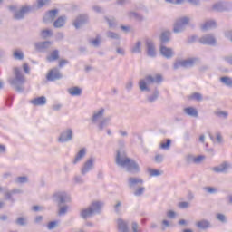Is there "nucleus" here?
Segmentation results:
<instances>
[{"label":"nucleus","instance_id":"obj_1","mask_svg":"<svg viewBox=\"0 0 232 232\" xmlns=\"http://www.w3.org/2000/svg\"><path fill=\"white\" fill-rule=\"evenodd\" d=\"M115 162L120 168H124L127 173L131 175H139L140 173V166L135 160L128 158L126 150L120 149L116 151Z\"/></svg>","mask_w":232,"mask_h":232},{"label":"nucleus","instance_id":"obj_2","mask_svg":"<svg viewBox=\"0 0 232 232\" xmlns=\"http://www.w3.org/2000/svg\"><path fill=\"white\" fill-rule=\"evenodd\" d=\"M13 73L14 77L8 78V82L11 86H13L15 92L18 93H23L24 92V82H26V77L23 72H21V69L18 67H14L13 69Z\"/></svg>","mask_w":232,"mask_h":232},{"label":"nucleus","instance_id":"obj_3","mask_svg":"<svg viewBox=\"0 0 232 232\" xmlns=\"http://www.w3.org/2000/svg\"><path fill=\"white\" fill-rule=\"evenodd\" d=\"M104 203L101 201L92 202L87 208H83L80 212V217L86 220L88 217H93V215H99L102 210Z\"/></svg>","mask_w":232,"mask_h":232},{"label":"nucleus","instance_id":"obj_4","mask_svg":"<svg viewBox=\"0 0 232 232\" xmlns=\"http://www.w3.org/2000/svg\"><path fill=\"white\" fill-rule=\"evenodd\" d=\"M160 84L162 82V75L157 74L156 77L147 75L145 78L139 81V88L140 92H150V85L155 83Z\"/></svg>","mask_w":232,"mask_h":232},{"label":"nucleus","instance_id":"obj_5","mask_svg":"<svg viewBox=\"0 0 232 232\" xmlns=\"http://www.w3.org/2000/svg\"><path fill=\"white\" fill-rule=\"evenodd\" d=\"M188 24H189V18L188 16H184L178 19L174 24V34H180L181 32H184Z\"/></svg>","mask_w":232,"mask_h":232},{"label":"nucleus","instance_id":"obj_6","mask_svg":"<svg viewBox=\"0 0 232 232\" xmlns=\"http://www.w3.org/2000/svg\"><path fill=\"white\" fill-rule=\"evenodd\" d=\"M53 198L54 202H57L58 208H61V206H63V204H66V202L72 201L70 196L66 192H56L53 194Z\"/></svg>","mask_w":232,"mask_h":232},{"label":"nucleus","instance_id":"obj_7","mask_svg":"<svg viewBox=\"0 0 232 232\" xmlns=\"http://www.w3.org/2000/svg\"><path fill=\"white\" fill-rule=\"evenodd\" d=\"M71 140H73V129L67 128L60 133L58 142L64 143L71 142Z\"/></svg>","mask_w":232,"mask_h":232},{"label":"nucleus","instance_id":"obj_8","mask_svg":"<svg viewBox=\"0 0 232 232\" xmlns=\"http://www.w3.org/2000/svg\"><path fill=\"white\" fill-rule=\"evenodd\" d=\"M196 58H189L187 60H179L174 63V70H179V68H192L195 65Z\"/></svg>","mask_w":232,"mask_h":232},{"label":"nucleus","instance_id":"obj_9","mask_svg":"<svg viewBox=\"0 0 232 232\" xmlns=\"http://www.w3.org/2000/svg\"><path fill=\"white\" fill-rule=\"evenodd\" d=\"M46 79L51 82H53L55 81H61V79H63V72H61L59 68L54 67L48 72Z\"/></svg>","mask_w":232,"mask_h":232},{"label":"nucleus","instance_id":"obj_10","mask_svg":"<svg viewBox=\"0 0 232 232\" xmlns=\"http://www.w3.org/2000/svg\"><path fill=\"white\" fill-rule=\"evenodd\" d=\"M52 44L53 43L51 41L37 42L34 44V48L40 53H46L52 48Z\"/></svg>","mask_w":232,"mask_h":232},{"label":"nucleus","instance_id":"obj_11","mask_svg":"<svg viewBox=\"0 0 232 232\" xmlns=\"http://www.w3.org/2000/svg\"><path fill=\"white\" fill-rule=\"evenodd\" d=\"M32 10H34V8L30 5L23 6L20 10L14 12L13 17L15 21H21L24 19V15L30 14Z\"/></svg>","mask_w":232,"mask_h":232},{"label":"nucleus","instance_id":"obj_12","mask_svg":"<svg viewBox=\"0 0 232 232\" xmlns=\"http://www.w3.org/2000/svg\"><path fill=\"white\" fill-rule=\"evenodd\" d=\"M95 164V158L91 157L89 158L84 163L82 168L81 169L82 175H86V173H89V171H92L93 169Z\"/></svg>","mask_w":232,"mask_h":232},{"label":"nucleus","instance_id":"obj_13","mask_svg":"<svg viewBox=\"0 0 232 232\" xmlns=\"http://www.w3.org/2000/svg\"><path fill=\"white\" fill-rule=\"evenodd\" d=\"M144 184V179L139 177H130L128 178V186L130 189H137L139 186Z\"/></svg>","mask_w":232,"mask_h":232},{"label":"nucleus","instance_id":"obj_14","mask_svg":"<svg viewBox=\"0 0 232 232\" xmlns=\"http://www.w3.org/2000/svg\"><path fill=\"white\" fill-rule=\"evenodd\" d=\"M198 43L207 46H215L217 44V39H215L213 34H206L198 39Z\"/></svg>","mask_w":232,"mask_h":232},{"label":"nucleus","instance_id":"obj_15","mask_svg":"<svg viewBox=\"0 0 232 232\" xmlns=\"http://www.w3.org/2000/svg\"><path fill=\"white\" fill-rule=\"evenodd\" d=\"M229 169H231V163L223 161L218 166L212 167L211 171H214V173H227Z\"/></svg>","mask_w":232,"mask_h":232},{"label":"nucleus","instance_id":"obj_16","mask_svg":"<svg viewBox=\"0 0 232 232\" xmlns=\"http://www.w3.org/2000/svg\"><path fill=\"white\" fill-rule=\"evenodd\" d=\"M89 19L88 14H79L73 22V26L76 30H79V28L87 24Z\"/></svg>","mask_w":232,"mask_h":232},{"label":"nucleus","instance_id":"obj_17","mask_svg":"<svg viewBox=\"0 0 232 232\" xmlns=\"http://www.w3.org/2000/svg\"><path fill=\"white\" fill-rule=\"evenodd\" d=\"M105 112L106 110L104 108H101L98 111H94L91 118V121L92 122V124H97L99 121H102Z\"/></svg>","mask_w":232,"mask_h":232},{"label":"nucleus","instance_id":"obj_18","mask_svg":"<svg viewBox=\"0 0 232 232\" xmlns=\"http://www.w3.org/2000/svg\"><path fill=\"white\" fill-rule=\"evenodd\" d=\"M58 14H59L58 9L50 10L44 16V23H53V21H55V17H57Z\"/></svg>","mask_w":232,"mask_h":232},{"label":"nucleus","instance_id":"obj_19","mask_svg":"<svg viewBox=\"0 0 232 232\" xmlns=\"http://www.w3.org/2000/svg\"><path fill=\"white\" fill-rule=\"evenodd\" d=\"M147 55L149 57H156L155 44L150 39L146 40Z\"/></svg>","mask_w":232,"mask_h":232},{"label":"nucleus","instance_id":"obj_20","mask_svg":"<svg viewBox=\"0 0 232 232\" xmlns=\"http://www.w3.org/2000/svg\"><path fill=\"white\" fill-rule=\"evenodd\" d=\"M129 222L122 218H118L117 227L119 232H130Z\"/></svg>","mask_w":232,"mask_h":232},{"label":"nucleus","instance_id":"obj_21","mask_svg":"<svg viewBox=\"0 0 232 232\" xmlns=\"http://www.w3.org/2000/svg\"><path fill=\"white\" fill-rule=\"evenodd\" d=\"M160 52L166 59H171V57H173V49L166 47L165 45L160 44Z\"/></svg>","mask_w":232,"mask_h":232},{"label":"nucleus","instance_id":"obj_22","mask_svg":"<svg viewBox=\"0 0 232 232\" xmlns=\"http://www.w3.org/2000/svg\"><path fill=\"white\" fill-rule=\"evenodd\" d=\"M212 8L216 12H227V10H229L227 4L224 3V2H218V3L214 4Z\"/></svg>","mask_w":232,"mask_h":232},{"label":"nucleus","instance_id":"obj_23","mask_svg":"<svg viewBox=\"0 0 232 232\" xmlns=\"http://www.w3.org/2000/svg\"><path fill=\"white\" fill-rule=\"evenodd\" d=\"M196 227L198 229H209V227H211V222L208 219H202L196 222Z\"/></svg>","mask_w":232,"mask_h":232},{"label":"nucleus","instance_id":"obj_24","mask_svg":"<svg viewBox=\"0 0 232 232\" xmlns=\"http://www.w3.org/2000/svg\"><path fill=\"white\" fill-rule=\"evenodd\" d=\"M111 121V117H105L102 120H101L98 122V130L99 131H102L104 130V128H107V126L110 124V121Z\"/></svg>","mask_w":232,"mask_h":232},{"label":"nucleus","instance_id":"obj_25","mask_svg":"<svg viewBox=\"0 0 232 232\" xmlns=\"http://www.w3.org/2000/svg\"><path fill=\"white\" fill-rule=\"evenodd\" d=\"M170 37H171V32L165 31V32L161 33L160 37L161 44L162 45L168 44V43H169V41H171Z\"/></svg>","mask_w":232,"mask_h":232},{"label":"nucleus","instance_id":"obj_26","mask_svg":"<svg viewBox=\"0 0 232 232\" xmlns=\"http://www.w3.org/2000/svg\"><path fill=\"white\" fill-rule=\"evenodd\" d=\"M159 97H160V91H159V89L155 88L152 94L147 96V101L150 104H153V102H155V101H157V99H159Z\"/></svg>","mask_w":232,"mask_h":232},{"label":"nucleus","instance_id":"obj_27","mask_svg":"<svg viewBox=\"0 0 232 232\" xmlns=\"http://www.w3.org/2000/svg\"><path fill=\"white\" fill-rule=\"evenodd\" d=\"M211 28H217V22L214 20L207 21L204 24L201 25V30L203 32H208V30H211Z\"/></svg>","mask_w":232,"mask_h":232},{"label":"nucleus","instance_id":"obj_28","mask_svg":"<svg viewBox=\"0 0 232 232\" xmlns=\"http://www.w3.org/2000/svg\"><path fill=\"white\" fill-rule=\"evenodd\" d=\"M31 104H34V106H44V104H46V97L41 96L34 98L31 100Z\"/></svg>","mask_w":232,"mask_h":232},{"label":"nucleus","instance_id":"obj_29","mask_svg":"<svg viewBox=\"0 0 232 232\" xmlns=\"http://www.w3.org/2000/svg\"><path fill=\"white\" fill-rule=\"evenodd\" d=\"M84 157H86V149H82L79 150V152L76 154L72 164H77V162H81L82 160V159H84Z\"/></svg>","mask_w":232,"mask_h":232},{"label":"nucleus","instance_id":"obj_30","mask_svg":"<svg viewBox=\"0 0 232 232\" xmlns=\"http://www.w3.org/2000/svg\"><path fill=\"white\" fill-rule=\"evenodd\" d=\"M68 93L72 97H80L82 94V89L77 86L68 89Z\"/></svg>","mask_w":232,"mask_h":232},{"label":"nucleus","instance_id":"obj_31","mask_svg":"<svg viewBox=\"0 0 232 232\" xmlns=\"http://www.w3.org/2000/svg\"><path fill=\"white\" fill-rule=\"evenodd\" d=\"M184 113H186V115H188L189 117H198V111H197V109L193 108V107H187L183 110Z\"/></svg>","mask_w":232,"mask_h":232},{"label":"nucleus","instance_id":"obj_32","mask_svg":"<svg viewBox=\"0 0 232 232\" xmlns=\"http://www.w3.org/2000/svg\"><path fill=\"white\" fill-rule=\"evenodd\" d=\"M64 24H66V16H60L53 23L54 28H63Z\"/></svg>","mask_w":232,"mask_h":232},{"label":"nucleus","instance_id":"obj_33","mask_svg":"<svg viewBox=\"0 0 232 232\" xmlns=\"http://www.w3.org/2000/svg\"><path fill=\"white\" fill-rule=\"evenodd\" d=\"M48 63H53L59 59V50H53L49 56L46 57Z\"/></svg>","mask_w":232,"mask_h":232},{"label":"nucleus","instance_id":"obj_34","mask_svg":"<svg viewBox=\"0 0 232 232\" xmlns=\"http://www.w3.org/2000/svg\"><path fill=\"white\" fill-rule=\"evenodd\" d=\"M128 16L130 17V19H136V21H144V16L137 12L130 11L128 14Z\"/></svg>","mask_w":232,"mask_h":232},{"label":"nucleus","instance_id":"obj_35","mask_svg":"<svg viewBox=\"0 0 232 232\" xmlns=\"http://www.w3.org/2000/svg\"><path fill=\"white\" fill-rule=\"evenodd\" d=\"M220 81L225 86H227V88H232V78L229 76H223L220 78Z\"/></svg>","mask_w":232,"mask_h":232},{"label":"nucleus","instance_id":"obj_36","mask_svg":"<svg viewBox=\"0 0 232 232\" xmlns=\"http://www.w3.org/2000/svg\"><path fill=\"white\" fill-rule=\"evenodd\" d=\"M13 57L16 61H23V59H24V53L21 50H15L13 53Z\"/></svg>","mask_w":232,"mask_h":232},{"label":"nucleus","instance_id":"obj_37","mask_svg":"<svg viewBox=\"0 0 232 232\" xmlns=\"http://www.w3.org/2000/svg\"><path fill=\"white\" fill-rule=\"evenodd\" d=\"M52 35H53V34L52 33V30H50V29L42 30L40 33V37L42 39H48V37H52Z\"/></svg>","mask_w":232,"mask_h":232},{"label":"nucleus","instance_id":"obj_38","mask_svg":"<svg viewBox=\"0 0 232 232\" xmlns=\"http://www.w3.org/2000/svg\"><path fill=\"white\" fill-rule=\"evenodd\" d=\"M104 19L108 23L109 28L117 26V19H115V17L111 16V18H108L105 16Z\"/></svg>","mask_w":232,"mask_h":232},{"label":"nucleus","instance_id":"obj_39","mask_svg":"<svg viewBox=\"0 0 232 232\" xmlns=\"http://www.w3.org/2000/svg\"><path fill=\"white\" fill-rule=\"evenodd\" d=\"M15 224L17 226H27L28 225V219L24 217H19L15 220Z\"/></svg>","mask_w":232,"mask_h":232},{"label":"nucleus","instance_id":"obj_40","mask_svg":"<svg viewBox=\"0 0 232 232\" xmlns=\"http://www.w3.org/2000/svg\"><path fill=\"white\" fill-rule=\"evenodd\" d=\"M140 46H142V42L138 41L135 44V46L132 47L131 53H140L142 50L140 49Z\"/></svg>","mask_w":232,"mask_h":232},{"label":"nucleus","instance_id":"obj_41","mask_svg":"<svg viewBox=\"0 0 232 232\" xmlns=\"http://www.w3.org/2000/svg\"><path fill=\"white\" fill-rule=\"evenodd\" d=\"M106 36L109 39H115L116 41H119V39H121V36L119 35V34L112 31H108L106 34Z\"/></svg>","mask_w":232,"mask_h":232},{"label":"nucleus","instance_id":"obj_42","mask_svg":"<svg viewBox=\"0 0 232 232\" xmlns=\"http://www.w3.org/2000/svg\"><path fill=\"white\" fill-rule=\"evenodd\" d=\"M165 140V142L160 143V148L161 150H169V148H171V140L167 139Z\"/></svg>","mask_w":232,"mask_h":232},{"label":"nucleus","instance_id":"obj_43","mask_svg":"<svg viewBox=\"0 0 232 232\" xmlns=\"http://www.w3.org/2000/svg\"><path fill=\"white\" fill-rule=\"evenodd\" d=\"M15 184H26L28 182V177L20 176L14 179Z\"/></svg>","mask_w":232,"mask_h":232},{"label":"nucleus","instance_id":"obj_44","mask_svg":"<svg viewBox=\"0 0 232 232\" xmlns=\"http://www.w3.org/2000/svg\"><path fill=\"white\" fill-rule=\"evenodd\" d=\"M149 173L150 177H160L162 175V171L155 169H149Z\"/></svg>","mask_w":232,"mask_h":232},{"label":"nucleus","instance_id":"obj_45","mask_svg":"<svg viewBox=\"0 0 232 232\" xmlns=\"http://www.w3.org/2000/svg\"><path fill=\"white\" fill-rule=\"evenodd\" d=\"M144 191H146V188L139 187L138 188L135 189L134 196L135 197H142V195H144Z\"/></svg>","mask_w":232,"mask_h":232},{"label":"nucleus","instance_id":"obj_46","mask_svg":"<svg viewBox=\"0 0 232 232\" xmlns=\"http://www.w3.org/2000/svg\"><path fill=\"white\" fill-rule=\"evenodd\" d=\"M215 115H217V117H221L223 119H227V117H229V113L224 111H215Z\"/></svg>","mask_w":232,"mask_h":232},{"label":"nucleus","instance_id":"obj_47","mask_svg":"<svg viewBox=\"0 0 232 232\" xmlns=\"http://www.w3.org/2000/svg\"><path fill=\"white\" fill-rule=\"evenodd\" d=\"M46 5H50V0H37V8H43Z\"/></svg>","mask_w":232,"mask_h":232},{"label":"nucleus","instance_id":"obj_48","mask_svg":"<svg viewBox=\"0 0 232 232\" xmlns=\"http://www.w3.org/2000/svg\"><path fill=\"white\" fill-rule=\"evenodd\" d=\"M4 195H5V200H10V202H12V204H14V202H15V199H14V198L12 197V195H13L12 191L5 192Z\"/></svg>","mask_w":232,"mask_h":232},{"label":"nucleus","instance_id":"obj_49","mask_svg":"<svg viewBox=\"0 0 232 232\" xmlns=\"http://www.w3.org/2000/svg\"><path fill=\"white\" fill-rule=\"evenodd\" d=\"M59 212H58V215L60 216H63L64 215L65 213H68V206L65 205V206H63L62 205L59 207Z\"/></svg>","mask_w":232,"mask_h":232},{"label":"nucleus","instance_id":"obj_50","mask_svg":"<svg viewBox=\"0 0 232 232\" xmlns=\"http://www.w3.org/2000/svg\"><path fill=\"white\" fill-rule=\"evenodd\" d=\"M57 226H58L57 221H51L47 224V229H49V231H52V229H55Z\"/></svg>","mask_w":232,"mask_h":232},{"label":"nucleus","instance_id":"obj_51","mask_svg":"<svg viewBox=\"0 0 232 232\" xmlns=\"http://www.w3.org/2000/svg\"><path fill=\"white\" fill-rule=\"evenodd\" d=\"M197 39H198V36H197V35L189 36V37L187 39V44H193V43H197Z\"/></svg>","mask_w":232,"mask_h":232},{"label":"nucleus","instance_id":"obj_52","mask_svg":"<svg viewBox=\"0 0 232 232\" xmlns=\"http://www.w3.org/2000/svg\"><path fill=\"white\" fill-rule=\"evenodd\" d=\"M178 206L180 209H188V208H189V202L182 201V202H179Z\"/></svg>","mask_w":232,"mask_h":232},{"label":"nucleus","instance_id":"obj_53","mask_svg":"<svg viewBox=\"0 0 232 232\" xmlns=\"http://www.w3.org/2000/svg\"><path fill=\"white\" fill-rule=\"evenodd\" d=\"M183 140L185 142H189V140H191V134H189V131L187 130L183 133Z\"/></svg>","mask_w":232,"mask_h":232},{"label":"nucleus","instance_id":"obj_54","mask_svg":"<svg viewBox=\"0 0 232 232\" xmlns=\"http://www.w3.org/2000/svg\"><path fill=\"white\" fill-rule=\"evenodd\" d=\"M204 190L207 191V193H210V195L217 193V188L213 187H205Z\"/></svg>","mask_w":232,"mask_h":232},{"label":"nucleus","instance_id":"obj_55","mask_svg":"<svg viewBox=\"0 0 232 232\" xmlns=\"http://www.w3.org/2000/svg\"><path fill=\"white\" fill-rule=\"evenodd\" d=\"M167 217L170 219L177 218V212H175L173 210H169V211H167Z\"/></svg>","mask_w":232,"mask_h":232},{"label":"nucleus","instance_id":"obj_56","mask_svg":"<svg viewBox=\"0 0 232 232\" xmlns=\"http://www.w3.org/2000/svg\"><path fill=\"white\" fill-rule=\"evenodd\" d=\"M154 160H155V162H157L158 164H160V163L163 162V160H164V155H162V154H158V155H156Z\"/></svg>","mask_w":232,"mask_h":232},{"label":"nucleus","instance_id":"obj_57","mask_svg":"<svg viewBox=\"0 0 232 232\" xmlns=\"http://www.w3.org/2000/svg\"><path fill=\"white\" fill-rule=\"evenodd\" d=\"M131 229L132 232H141L140 229H139V223L135 221H133L131 224Z\"/></svg>","mask_w":232,"mask_h":232},{"label":"nucleus","instance_id":"obj_58","mask_svg":"<svg viewBox=\"0 0 232 232\" xmlns=\"http://www.w3.org/2000/svg\"><path fill=\"white\" fill-rule=\"evenodd\" d=\"M217 218L219 220V222H223V224L227 222V219H226V215L224 214H217Z\"/></svg>","mask_w":232,"mask_h":232},{"label":"nucleus","instance_id":"obj_59","mask_svg":"<svg viewBox=\"0 0 232 232\" xmlns=\"http://www.w3.org/2000/svg\"><path fill=\"white\" fill-rule=\"evenodd\" d=\"M70 61L66 60V59H62L59 61V68H63L64 66H66V64H69Z\"/></svg>","mask_w":232,"mask_h":232},{"label":"nucleus","instance_id":"obj_60","mask_svg":"<svg viewBox=\"0 0 232 232\" xmlns=\"http://www.w3.org/2000/svg\"><path fill=\"white\" fill-rule=\"evenodd\" d=\"M125 88H126L127 92H131V90H133V81L130 80L126 83Z\"/></svg>","mask_w":232,"mask_h":232},{"label":"nucleus","instance_id":"obj_61","mask_svg":"<svg viewBox=\"0 0 232 232\" xmlns=\"http://www.w3.org/2000/svg\"><path fill=\"white\" fill-rule=\"evenodd\" d=\"M74 182L76 184H84V179L81 176H75L74 177Z\"/></svg>","mask_w":232,"mask_h":232},{"label":"nucleus","instance_id":"obj_62","mask_svg":"<svg viewBox=\"0 0 232 232\" xmlns=\"http://www.w3.org/2000/svg\"><path fill=\"white\" fill-rule=\"evenodd\" d=\"M116 53H118V55H126V51H124V48L122 47H117L116 48Z\"/></svg>","mask_w":232,"mask_h":232},{"label":"nucleus","instance_id":"obj_63","mask_svg":"<svg viewBox=\"0 0 232 232\" xmlns=\"http://www.w3.org/2000/svg\"><path fill=\"white\" fill-rule=\"evenodd\" d=\"M224 61L232 66V55L223 57Z\"/></svg>","mask_w":232,"mask_h":232},{"label":"nucleus","instance_id":"obj_64","mask_svg":"<svg viewBox=\"0 0 232 232\" xmlns=\"http://www.w3.org/2000/svg\"><path fill=\"white\" fill-rule=\"evenodd\" d=\"M225 37H227V39H229V41L232 43V31H227L225 33Z\"/></svg>","mask_w":232,"mask_h":232}]
</instances>
